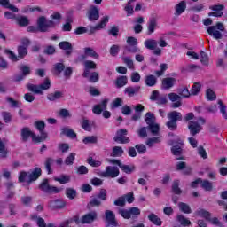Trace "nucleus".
<instances>
[{"label":"nucleus","instance_id":"1","mask_svg":"<svg viewBox=\"0 0 227 227\" xmlns=\"http://www.w3.org/2000/svg\"><path fill=\"white\" fill-rule=\"evenodd\" d=\"M20 136L23 143H27L29 137H31L34 143H42L47 139V134H43V137L36 136L29 128L21 129Z\"/></svg>","mask_w":227,"mask_h":227},{"label":"nucleus","instance_id":"2","mask_svg":"<svg viewBox=\"0 0 227 227\" xmlns=\"http://www.w3.org/2000/svg\"><path fill=\"white\" fill-rule=\"evenodd\" d=\"M223 31H224V25L221 22L215 26L207 27V33L209 36H213L215 40H221L223 38Z\"/></svg>","mask_w":227,"mask_h":227},{"label":"nucleus","instance_id":"3","mask_svg":"<svg viewBox=\"0 0 227 227\" xmlns=\"http://www.w3.org/2000/svg\"><path fill=\"white\" fill-rule=\"evenodd\" d=\"M101 178H116L120 175V168L116 166H107L103 172L98 173Z\"/></svg>","mask_w":227,"mask_h":227},{"label":"nucleus","instance_id":"4","mask_svg":"<svg viewBox=\"0 0 227 227\" xmlns=\"http://www.w3.org/2000/svg\"><path fill=\"white\" fill-rule=\"evenodd\" d=\"M144 45L145 49L149 51H153V54L155 56H160L162 54V50L157 47V41L155 39H147L145 41Z\"/></svg>","mask_w":227,"mask_h":227},{"label":"nucleus","instance_id":"5","mask_svg":"<svg viewBox=\"0 0 227 227\" xmlns=\"http://www.w3.org/2000/svg\"><path fill=\"white\" fill-rule=\"evenodd\" d=\"M39 189H41V191H43V192H48V194H52V193L58 194V192L61 191L59 188L56 186L50 185L48 179H44L41 183V184L39 185Z\"/></svg>","mask_w":227,"mask_h":227},{"label":"nucleus","instance_id":"6","mask_svg":"<svg viewBox=\"0 0 227 227\" xmlns=\"http://www.w3.org/2000/svg\"><path fill=\"white\" fill-rule=\"evenodd\" d=\"M127 129H121L117 131L116 136L114 137V140L116 143H121V145L130 143V139L128 137H125L127 136Z\"/></svg>","mask_w":227,"mask_h":227},{"label":"nucleus","instance_id":"7","mask_svg":"<svg viewBox=\"0 0 227 227\" xmlns=\"http://www.w3.org/2000/svg\"><path fill=\"white\" fill-rule=\"evenodd\" d=\"M37 24L40 31L42 32L48 31L49 27H54V22L52 20H45V17L39 18Z\"/></svg>","mask_w":227,"mask_h":227},{"label":"nucleus","instance_id":"8","mask_svg":"<svg viewBox=\"0 0 227 227\" xmlns=\"http://www.w3.org/2000/svg\"><path fill=\"white\" fill-rule=\"evenodd\" d=\"M106 223L108 226H118V222H116V216L114 213L111 210H106L105 212Z\"/></svg>","mask_w":227,"mask_h":227},{"label":"nucleus","instance_id":"9","mask_svg":"<svg viewBox=\"0 0 227 227\" xmlns=\"http://www.w3.org/2000/svg\"><path fill=\"white\" fill-rule=\"evenodd\" d=\"M98 217L97 212L92 211L82 216V224H91Z\"/></svg>","mask_w":227,"mask_h":227},{"label":"nucleus","instance_id":"10","mask_svg":"<svg viewBox=\"0 0 227 227\" xmlns=\"http://www.w3.org/2000/svg\"><path fill=\"white\" fill-rule=\"evenodd\" d=\"M107 102H109V100L104 99L101 103L95 105L92 109V113H94V114H101L102 111H106L107 109Z\"/></svg>","mask_w":227,"mask_h":227},{"label":"nucleus","instance_id":"11","mask_svg":"<svg viewBox=\"0 0 227 227\" xmlns=\"http://www.w3.org/2000/svg\"><path fill=\"white\" fill-rule=\"evenodd\" d=\"M66 205L67 203H65V201L62 200H51L49 202V207L51 208V210L65 208Z\"/></svg>","mask_w":227,"mask_h":227},{"label":"nucleus","instance_id":"12","mask_svg":"<svg viewBox=\"0 0 227 227\" xmlns=\"http://www.w3.org/2000/svg\"><path fill=\"white\" fill-rule=\"evenodd\" d=\"M188 129L192 136H196V134H199L201 131V125H200L197 121H190Z\"/></svg>","mask_w":227,"mask_h":227},{"label":"nucleus","instance_id":"13","mask_svg":"<svg viewBox=\"0 0 227 227\" xmlns=\"http://www.w3.org/2000/svg\"><path fill=\"white\" fill-rule=\"evenodd\" d=\"M42 176V168H35L33 171L28 172V181L35 182V180H38Z\"/></svg>","mask_w":227,"mask_h":227},{"label":"nucleus","instance_id":"14","mask_svg":"<svg viewBox=\"0 0 227 227\" xmlns=\"http://www.w3.org/2000/svg\"><path fill=\"white\" fill-rule=\"evenodd\" d=\"M107 22H109V16L103 17L99 24H98L96 27H90L91 33H95V31H99V29H104V27L107 26Z\"/></svg>","mask_w":227,"mask_h":227},{"label":"nucleus","instance_id":"15","mask_svg":"<svg viewBox=\"0 0 227 227\" xmlns=\"http://www.w3.org/2000/svg\"><path fill=\"white\" fill-rule=\"evenodd\" d=\"M84 67L83 77H88V75H90V70H95V68H97V64L91 60H86L84 62Z\"/></svg>","mask_w":227,"mask_h":227},{"label":"nucleus","instance_id":"16","mask_svg":"<svg viewBox=\"0 0 227 227\" xmlns=\"http://www.w3.org/2000/svg\"><path fill=\"white\" fill-rule=\"evenodd\" d=\"M187 8V3L185 1H181L179 4H176L175 6V15L177 17L182 15L185 9Z\"/></svg>","mask_w":227,"mask_h":227},{"label":"nucleus","instance_id":"17","mask_svg":"<svg viewBox=\"0 0 227 227\" xmlns=\"http://www.w3.org/2000/svg\"><path fill=\"white\" fill-rule=\"evenodd\" d=\"M59 49H62L63 51H66V55L70 56L72 54V43L63 41L59 43Z\"/></svg>","mask_w":227,"mask_h":227},{"label":"nucleus","instance_id":"18","mask_svg":"<svg viewBox=\"0 0 227 227\" xmlns=\"http://www.w3.org/2000/svg\"><path fill=\"white\" fill-rule=\"evenodd\" d=\"M88 17L90 20H98L100 17L98 9L95 6L90 7Z\"/></svg>","mask_w":227,"mask_h":227},{"label":"nucleus","instance_id":"19","mask_svg":"<svg viewBox=\"0 0 227 227\" xmlns=\"http://www.w3.org/2000/svg\"><path fill=\"white\" fill-rule=\"evenodd\" d=\"M176 171H182V169H184V175H189V173L192 171L191 167H187V163L184 161L177 162L176 164Z\"/></svg>","mask_w":227,"mask_h":227},{"label":"nucleus","instance_id":"20","mask_svg":"<svg viewBox=\"0 0 227 227\" xmlns=\"http://www.w3.org/2000/svg\"><path fill=\"white\" fill-rule=\"evenodd\" d=\"M140 90H141V87L139 86H135V87L129 86L124 90V93L128 95V97H134V95H137V93H139Z\"/></svg>","mask_w":227,"mask_h":227},{"label":"nucleus","instance_id":"21","mask_svg":"<svg viewBox=\"0 0 227 227\" xmlns=\"http://www.w3.org/2000/svg\"><path fill=\"white\" fill-rule=\"evenodd\" d=\"M83 51L86 57L94 58V59H98V58H100L98 53H97V51H95V50L91 47L84 48Z\"/></svg>","mask_w":227,"mask_h":227},{"label":"nucleus","instance_id":"22","mask_svg":"<svg viewBox=\"0 0 227 227\" xmlns=\"http://www.w3.org/2000/svg\"><path fill=\"white\" fill-rule=\"evenodd\" d=\"M175 82H176L175 78H164L162 80V88H164V90H169V88L175 86Z\"/></svg>","mask_w":227,"mask_h":227},{"label":"nucleus","instance_id":"23","mask_svg":"<svg viewBox=\"0 0 227 227\" xmlns=\"http://www.w3.org/2000/svg\"><path fill=\"white\" fill-rule=\"evenodd\" d=\"M168 118L172 121H182V114L180 112L172 111L168 114Z\"/></svg>","mask_w":227,"mask_h":227},{"label":"nucleus","instance_id":"24","mask_svg":"<svg viewBox=\"0 0 227 227\" xmlns=\"http://www.w3.org/2000/svg\"><path fill=\"white\" fill-rule=\"evenodd\" d=\"M0 4L1 6H4V8H7L8 10L14 12V13H19V8L15 5H12L10 4V0H0Z\"/></svg>","mask_w":227,"mask_h":227},{"label":"nucleus","instance_id":"25","mask_svg":"<svg viewBox=\"0 0 227 227\" xmlns=\"http://www.w3.org/2000/svg\"><path fill=\"white\" fill-rule=\"evenodd\" d=\"M155 27H157V19L151 18L149 20V22H148V25H147V29H148L147 34L152 35V33H154L155 32Z\"/></svg>","mask_w":227,"mask_h":227},{"label":"nucleus","instance_id":"26","mask_svg":"<svg viewBox=\"0 0 227 227\" xmlns=\"http://www.w3.org/2000/svg\"><path fill=\"white\" fill-rule=\"evenodd\" d=\"M145 84L150 88H152V86H155V84H157V77L153 74L146 75Z\"/></svg>","mask_w":227,"mask_h":227},{"label":"nucleus","instance_id":"27","mask_svg":"<svg viewBox=\"0 0 227 227\" xmlns=\"http://www.w3.org/2000/svg\"><path fill=\"white\" fill-rule=\"evenodd\" d=\"M47 98L51 102H56V100H59V98H63V92L55 91V92L50 93L48 94Z\"/></svg>","mask_w":227,"mask_h":227},{"label":"nucleus","instance_id":"28","mask_svg":"<svg viewBox=\"0 0 227 227\" xmlns=\"http://www.w3.org/2000/svg\"><path fill=\"white\" fill-rule=\"evenodd\" d=\"M27 88L29 91H32V93H35V95H43V91H42L40 85L29 83L27 85Z\"/></svg>","mask_w":227,"mask_h":227},{"label":"nucleus","instance_id":"29","mask_svg":"<svg viewBox=\"0 0 227 227\" xmlns=\"http://www.w3.org/2000/svg\"><path fill=\"white\" fill-rule=\"evenodd\" d=\"M35 127L39 130L41 136L39 137H43V134H47L45 131V122L43 121H38L35 122Z\"/></svg>","mask_w":227,"mask_h":227},{"label":"nucleus","instance_id":"30","mask_svg":"<svg viewBox=\"0 0 227 227\" xmlns=\"http://www.w3.org/2000/svg\"><path fill=\"white\" fill-rule=\"evenodd\" d=\"M129 78L127 76H120L115 82V86L116 88H123V86H127Z\"/></svg>","mask_w":227,"mask_h":227},{"label":"nucleus","instance_id":"31","mask_svg":"<svg viewBox=\"0 0 227 227\" xmlns=\"http://www.w3.org/2000/svg\"><path fill=\"white\" fill-rule=\"evenodd\" d=\"M195 215L199 217H203V219H206V221H210L211 214L210 212L205 210V209H199L195 212Z\"/></svg>","mask_w":227,"mask_h":227},{"label":"nucleus","instance_id":"32","mask_svg":"<svg viewBox=\"0 0 227 227\" xmlns=\"http://www.w3.org/2000/svg\"><path fill=\"white\" fill-rule=\"evenodd\" d=\"M52 164H54V159L46 158L44 161V168L48 173V175H52Z\"/></svg>","mask_w":227,"mask_h":227},{"label":"nucleus","instance_id":"33","mask_svg":"<svg viewBox=\"0 0 227 227\" xmlns=\"http://www.w3.org/2000/svg\"><path fill=\"white\" fill-rule=\"evenodd\" d=\"M148 219L153 224H155V226H162V220H160L157 215L152 213L148 215Z\"/></svg>","mask_w":227,"mask_h":227},{"label":"nucleus","instance_id":"34","mask_svg":"<svg viewBox=\"0 0 227 227\" xmlns=\"http://www.w3.org/2000/svg\"><path fill=\"white\" fill-rule=\"evenodd\" d=\"M61 132L64 136H67V137H71V139L77 137V135L75 134V132L70 129V128H63L61 129Z\"/></svg>","mask_w":227,"mask_h":227},{"label":"nucleus","instance_id":"35","mask_svg":"<svg viewBox=\"0 0 227 227\" xmlns=\"http://www.w3.org/2000/svg\"><path fill=\"white\" fill-rule=\"evenodd\" d=\"M119 168L128 175H130V173L134 172V169H136L134 166L124 165L122 163L119 164Z\"/></svg>","mask_w":227,"mask_h":227},{"label":"nucleus","instance_id":"36","mask_svg":"<svg viewBox=\"0 0 227 227\" xmlns=\"http://www.w3.org/2000/svg\"><path fill=\"white\" fill-rule=\"evenodd\" d=\"M55 182L60 183L62 185L70 182V176L61 175L59 177H54Z\"/></svg>","mask_w":227,"mask_h":227},{"label":"nucleus","instance_id":"37","mask_svg":"<svg viewBox=\"0 0 227 227\" xmlns=\"http://www.w3.org/2000/svg\"><path fill=\"white\" fill-rule=\"evenodd\" d=\"M29 180V172H20V176H19V182L22 183V182H27V184H31V181Z\"/></svg>","mask_w":227,"mask_h":227},{"label":"nucleus","instance_id":"38","mask_svg":"<svg viewBox=\"0 0 227 227\" xmlns=\"http://www.w3.org/2000/svg\"><path fill=\"white\" fill-rule=\"evenodd\" d=\"M178 207L181 210V212H184V214H191V212H192L191 210V207L184 202H180L178 204Z\"/></svg>","mask_w":227,"mask_h":227},{"label":"nucleus","instance_id":"39","mask_svg":"<svg viewBox=\"0 0 227 227\" xmlns=\"http://www.w3.org/2000/svg\"><path fill=\"white\" fill-rule=\"evenodd\" d=\"M132 3H136V0H130L124 8L125 12L128 13V16L134 13V4H132Z\"/></svg>","mask_w":227,"mask_h":227},{"label":"nucleus","instance_id":"40","mask_svg":"<svg viewBox=\"0 0 227 227\" xmlns=\"http://www.w3.org/2000/svg\"><path fill=\"white\" fill-rule=\"evenodd\" d=\"M145 121L147 123V125H152L153 123H155V116L151 112L146 113L145 117Z\"/></svg>","mask_w":227,"mask_h":227},{"label":"nucleus","instance_id":"41","mask_svg":"<svg viewBox=\"0 0 227 227\" xmlns=\"http://www.w3.org/2000/svg\"><path fill=\"white\" fill-rule=\"evenodd\" d=\"M177 221L180 223L182 226H191V222L189 219L185 218L183 215H177Z\"/></svg>","mask_w":227,"mask_h":227},{"label":"nucleus","instance_id":"42","mask_svg":"<svg viewBox=\"0 0 227 227\" xmlns=\"http://www.w3.org/2000/svg\"><path fill=\"white\" fill-rule=\"evenodd\" d=\"M86 78L89 79L90 82H98L100 76L98 75V73L92 72L90 74L89 73V75Z\"/></svg>","mask_w":227,"mask_h":227},{"label":"nucleus","instance_id":"43","mask_svg":"<svg viewBox=\"0 0 227 227\" xmlns=\"http://www.w3.org/2000/svg\"><path fill=\"white\" fill-rule=\"evenodd\" d=\"M122 61H123V63H125V65L128 67V68H129L130 70H134V68H135L134 60H132V59H130V57H123Z\"/></svg>","mask_w":227,"mask_h":227},{"label":"nucleus","instance_id":"44","mask_svg":"<svg viewBox=\"0 0 227 227\" xmlns=\"http://www.w3.org/2000/svg\"><path fill=\"white\" fill-rule=\"evenodd\" d=\"M157 143H160V137H154L152 138H148L146 145L149 146V148H152L154 145H157Z\"/></svg>","mask_w":227,"mask_h":227},{"label":"nucleus","instance_id":"45","mask_svg":"<svg viewBox=\"0 0 227 227\" xmlns=\"http://www.w3.org/2000/svg\"><path fill=\"white\" fill-rule=\"evenodd\" d=\"M201 91V83L196 82L192 85L191 89V95H198Z\"/></svg>","mask_w":227,"mask_h":227},{"label":"nucleus","instance_id":"46","mask_svg":"<svg viewBox=\"0 0 227 227\" xmlns=\"http://www.w3.org/2000/svg\"><path fill=\"white\" fill-rule=\"evenodd\" d=\"M98 138L96 136H90V137H86L85 138H83L82 143L84 145H91V144H95L97 143Z\"/></svg>","mask_w":227,"mask_h":227},{"label":"nucleus","instance_id":"47","mask_svg":"<svg viewBox=\"0 0 227 227\" xmlns=\"http://www.w3.org/2000/svg\"><path fill=\"white\" fill-rule=\"evenodd\" d=\"M148 129H150L152 134H153V136H157V134H159V124L153 122V124H149Z\"/></svg>","mask_w":227,"mask_h":227},{"label":"nucleus","instance_id":"48","mask_svg":"<svg viewBox=\"0 0 227 227\" xmlns=\"http://www.w3.org/2000/svg\"><path fill=\"white\" fill-rule=\"evenodd\" d=\"M121 155H123V149L121 146L114 147L112 156L113 157H121Z\"/></svg>","mask_w":227,"mask_h":227},{"label":"nucleus","instance_id":"49","mask_svg":"<svg viewBox=\"0 0 227 227\" xmlns=\"http://www.w3.org/2000/svg\"><path fill=\"white\" fill-rule=\"evenodd\" d=\"M178 93H179L180 97H183L184 98H189V97H191V92L189 91V89H187V88L179 89Z\"/></svg>","mask_w":227,"mask_h":227},{"label":"nucleus","instance_id":"50","mask_svg":"<svg viewBox=\"0 0 227 227\" xmlns=\"http://www.w3.org/2000/svg\"><path fill=\"white\" fill-rule=\"evenodd\" d=\"M200 185L205 191H212V183L208 180H201Z\"/></svg>","mask_w":227,"mask_h":227},{"label":"nucleus","instance_id":"51","mask_svg":"<svg viewBox=\"0 0 227 227\" xmlns=\"http://www.w3.org/2000/svg\"><path fill=\"white\" fill-rule=\"evenodd\" d=\"M41 88V91H45L51 88V80L49 78H45L44 82L39 85Z\"/></svg>","mask_w":227,"mask_h":227},{"label":"nucleus","instance_id":"52","mask_svg":"<svg viewBox=\"0 0 227 227\" xmlns=\"http://www.w3.org/2000/svg\"><path fill=\"white\" fill-rule=\"evenodd\" d=\"M18 58H24L26 56H27V48L24 47V46H20L18 47Z\"/></svg>","mask_w":227,"mask_h":227},{"label":"nucleus","instance_id":"53","mask_svg":"<svg viewBox=\"0 0 227 227\" xmlns=\"http://www.w3.org/2000/svg\"><path fill=\"white\" fill-rule=\"evenodd\" d=\"M74 160H75V153H72L66 158L65 164L67 166H72V164H74Z\"/></svg>","mask_w":227,"mask_h":227},{"label":"nucleus","instance_id":"54","mask_svg":"<svg viewBox=\"0 0 227 227\" xmlns=\"http://www.w3.org/2000/svg\"><path fill=\"white\" fill-rule=\"evenodd\" d=\"M66 195L67 198H69V200H74L75 196H77V192H75L74 189L67 188L66 190Z\"/></svg>","mask_w":227,"mask_h":227},{"label":"nucleus","instance_id":"55","mask_svg":"<svg viewBox=\"0 0 227 227\" xmlns=\"http://www.w3.org/2000/svg\"><path fill=\"white\" fill-rule=\"evenodd\" d=\"M59 114L61 118H72V114L67 109L62 108L59 111Z\"/></svg>","mask_w":227,"mask_h":227},{"label":"nucleus","instance_id":"56","mask_svg":"<svg viewBox=\"0 0 227 227\" xmlns=\"http://www.w3.org/2000/svg\"><path fill=\"white\" fill-rule=\"evenodd\" d=\"M180 185V181L176 180L174 181L173 185H172V191L175 192V194H182V190L178 187Z\"/></svg>","mask_w":227,"mask_h":227},{"label":"nucleus","instance_id":"57","mask_svg":"<svg viewBox=\"0 0 227 227\" xmlns=\"http://www.w3.org/2000/svg\"><path fill=\"white\" fill-rule=\"evenodd\" d=\"M17 22H18L19 26H29V20H27L24 16L17 18Z\"/></svg>","mask_w":227,"mask_h":227},{"label":"nucleus","instance_id":"58","mask_svg":"<svg viewBox=\"0 0 227 227\" xmlns=\"http://www.w3.org/2000/svg\"><path fill=\"white\" fill-rule=\"evenodd\" d=\"M119 214L123 219H130V209H119Z\"/></svg>","mask_w":227,"mask_h":227},{"label":"nucleus","instance_id":"59","mask_svg":"<svg viewBox=\"0 0 227 227\" xmlns=\"http://www.w3.org/2000/svg\"><path fill=\"white\" fill-rule=\"evenodd\" d=\"M121 106H123V99L120 98H116L112 103V107L114 109L121 107Z\"/></svg>","mask_w":227,"mask_h":227},{"label":"nucleus","instance_id":"60","mask_svg":"<svg viewBox=\"0 0 227 227\" xmlns=\"http://www.w3.org/2000/svg\"><path fill=\"white\" fill-rule=\"evenodd\" d=\"M200 62L204 66L208 67V55H207L205 51H200Z\"/></svg>","mask_w":227,"mask_h":227},{"label":"nucleus","instance_id":"61","mask_svg":"<svg viewBox=\"0 0 227 227\" xmlns=\"http://www.w3.org/2000/svg\"><path fill=\"white\" fill-rule=\"evenodd\" d=\"M8 155V151L6 150V146H4V144L0 139V157H6Z\"/></svg>","mask_w":227,"mask_h":227},{"label":"nucleus","instance_id":"62","mask_svg":"<svg viewBox=\"0 0 227 227\" xmlns=\"http://www.w3.org/2000/svg\"><path fill=\"white\" fill-rule=\"evenodd\" d=\"M206 97H207V100H215V98H216L215 93L214 92V90H212V89L207 90Z\"/></svg>","mask_w":227,"mask_h":227},{"label":"nucleus","instance_id":"63","mask_svg":"<svg viewBox=\"0 0 227 227\" xmlns=\"http://www.w3.org/2000/svg\"><path fill=\"white\" fill-rule=\"evenodd\" d=\"M114 204L116 207H125V197H119L117 200H114Z\"/></svg>","mask_w":227,"mask_h":227},{"label":"nucleus","instance_id":"64","mask_svg":"<svg viewBox=\"0 0 227 227\" xmlns=\"http://www.w3.org/2000/svg\"><path fill=\"white\" fill-rule=\"evenodd\" d=\"M166 125H167L168 129H169V130H176V128H177L176 121L169 120L166 123Z\"/></svg>","mask_w":227,"mask_h":227}]
</instances>
